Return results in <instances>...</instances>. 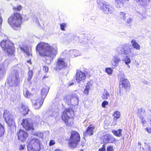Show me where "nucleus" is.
<instances>
[{
	"instance_id": "obj_1",
	"label": "nucleus",
	"mask_w": 151,
	"mask_h": 151,
	"mask_svg": "<svg viewBox=\"0 0 151 151\" xmlns=\"http://www.w3.org/2000/svg\"><path fill=\"white\" fill-rule=\"evenodd\" d=\"M36 50L42 56L51 57L55 56L57 50L50 46L48 43L40 42L36 47Z\"/></svg>"
},
{
	"instance_id": "obj_2",
	"label": "nucleus",
	"mask_w": 151,
	"mask_h": 151,
	"mask_svg": "<svg viewBox=\"0 0 151 151\" xmlns=\"http://www.w3.org/2000/svg\"><path fill=\"white\" fill-rule=\"evenodd\" d=\"M22 15L20 13L15 12L8 18V22L13 29L17 30L21 28L22 23Z\"/></svg>"
},
{
	"instance_id": "obj_3",
	"label": "nucleus",
	"mask_w": 151,
	"mask_h": 151,
	"mask_svg": "<svg viewBox=\"0 0 151 151\" xmlns=\"http://www.w3.org/2000/svg\"><path fill=\"white\" fill-rule=\"evenodd\" d=\"M74 111L70 108L65 109L62 114L61 118L66 126H71L73 124Z\"/></svg>"
},
{
	"instance_id": "obj_4",
	"label": "nucleus",
	"mask_w": 151,
	"mask_h": 151,
	"mask_svg": "<svg viewBox=\"0 0 151 151\" xmlns=\"http://www.w3.org/2000/svg\"><path fill=\"white\" fill-rule=\"evenodd\" d=\"M81 141V136L79 133L76 131L72 130L68 139V145L71 148H76Z\"/></svg>"
},
{
	"instance_id": "obj_5",
	"label": "nucleus",
	"mask_w": 151,
	"mask_h": 151,
	"mask_svg": "<svg viewBox=\"0 0 151 151\" xmlns=\"http://www.w3.org/2000/svg\"><path fill=\"white\" fill-rule=\"evenodd\" d=\"M0 44L2 50L5 51L8 55H13L15 51L14 44L9 40H2Z\"/></svg>"
},
{
	"instance_id": "obj_6",
	"label": "nucleus",
	"mask_w": 151,
	"mask_h": 151,
	"mask_svg": "<svg viewBox=\"0 0 151 151\" xmlns=\"http://www.w3.org/2000/svg\"><path fill=\"white\" fill-rule=\"evenodd\" d=\"M27 151H40V140L36 138L29 139L28 140Z\"/></svg>"
},
{
	"instance_id": "obj_7",
	"label": "nucleus",
	"mask_w": 151,
	"mask_h": 151,
	"mask_svg": "<svg viewBox=\"0 0 151 151\" xmlns=\"http://www.w3.org/2000/svg\"><path fill=\"white\" fill-rule=\"evenodd\" d=\"M97 2L100 7L101 9L102 10L104 14H108L109 13L111 14L113 13L114 10L113 8L106 2L99 0Z\"/></svg>"
},
{
	"instance_id": "obj_8",
	"label": "nucleus",
	"mask_w": 151,
	"mask_h": 151,
	"mask_svg": "<svg viewBox=\"0 0 151 151\" xmlns=\"http://www.w3.org/2000/svg\"><path fill=\"white\" fill-rule=\"evenodd\" d=\"M3 115L4 120L9 127H11L15 125V121L13 118V116L10 111L5 110Z\"/></svg>"
},
{
	"instance_id": "obj_9",
	"label": "nucleus",
	"mask_w": 151,
	"mask_h": 151,
	"mask_svg": "<svg viewBox=\"0 0 151 151\" xmlns=\"http://www.w3.org/2000/svg\"><path fill=\"white\" fill-rule=\"evenodd\" d=\"M86 74L81 70H77L75 74L76 79L78 83L83 82L86 79V75L91 76L90 72H86Z\"/></svg>"
},
{
	"instance_id": "obj_10",
	"label": "nucleus",
	"mask_w": 151,
	"mask_h": 151,
	"mask_svg": "<svg viewBox=\"0 0 151 151\" xmlns=\"http://www.w3.org/2000/svg\"><path fill=\"white\" fill-rule=\"evenodd\" d=\"M68 67V64L64 58H59L58 59L56 63V66L54 69L56 70H61Z\"/></svg>"
},
{
	"instance_id": "obj_11",
	"label": "nucleus",
	"mask_w": 151,
	"mask_h": 151,
	"mask_svg": "<svg viewBox=\"0 0 151 151\" xmlns=\"http://www.w3.org/2000/svg\"><path fill=\"white\" fill-rule=\"evenodd\" d=\"M14 73L10 76L8 81L10 83L17 85L19 82V73L17 70H14Z\"/></svg>"
},
{
	"instance_id": "obj_12",
	"label": "nucleus",
	"mask_w": 151,
	"mask_h": 151,
	"mask_svg": "<svg viewBox=\"0 0 151 151\" xmlns=\"http://www.w3.org/2000/svg\"><path fill=\"white\" fill-rule=\"evenodd\" d=\"M21 124L26 130L33 131L34 129L33 124L30 123L27 119H23Z\"/></svg>"
},
{
	"instance_id": "obj_13",
	"label": "nucleus",
	"mask_w": 151,
	"mask_h": 151,
	"mask_svg": "<svg viewBox=\"0 0 151 151\" xmlns=\"http://www.w3.org/2000/svg\"><path fill=\"white\" fill-rule=\"evenodd\" d=\"M17 135L18 139L22 142L25 141L29 136L27 132L21 129L17 133Z\"/></svg>"
},
{
	"instance_id": "obj_14",
	"label": "nucleus",
	"mask_w": 151,
	"mask_h": 151,
	"mask_svg": "<svg viewBox=\"0 0 151 151\" xmlns=\"http://www.w3.org/2000/svg\"><path fill=\"white\" fill-rule=\"evenodd\" d=\"M119 85H122V87L125 89L129 88L131 87L130 83L128 80L124 77L121 78L119 81Z\"/></svg>"
},
{
	"instance_id": "obj_15",
	"label": "nucleus",
	"mask_w": 151,
	"mask_h": 151,
	"mask_svg": "<svg viewBox=\"0 0 151 151\" xmlns=\"http://www.w3.org/2000/svg\"><path fill=\"white\" fill-rule=\"evenodd\" d=\"M120 52L122 54L127 55L131 52V48L127 44L122 46L120 48Z\"/></svg>"
},
{
	"instance_id": "obj_16",
	"label": "nucleus",
	"mask_w": 151,
	"mask_h": 151,
	"mask_svg": "<svg viewBox=\"0 0 151 151\" xmlns=\"http://www.w3.org/2000/svg\"><path fill=\"white\" fill-rule=\"evenodd\" d=\"M104 136L106 137V138L104 140V141L106 143V144L108 143H114L116 141L115 138L110 134H107Z\"/></svg>"
},
{
	"instance_id": "obj_17",
	"label": "nucleus",
	"mask_w": 151,
	"mask_h": 151,
	"mask_svg": "<svg viewBox=\"0 0 151 151\" xmlns=\"http://www.w3.org/2000/svg\"><path fill=\"white\" fill-rule=\"evenodd\" d=\"M95 128V126L92 124H90L87 128L83 134L85 136H92L93 134L94 130Z\"/></svg>"
},
{
	"instance_id": "obj_18",
	"label": "nucleus",
	"mask_w": 151,
	"mask_h": 151,
	"mask_svg": "<svg viewBox=\"0 0 151 151\" xmlns=\"http://www.w3.org/2000/svg\"><path fill=\"white\" fill-rule=\"evenodd\" d=\"M44 100L40 98H38L34 102H32L33 106L36 109H40L43 104Z\"/></svg>"
},
{
	"instance_id": "obj_19",
	"label": "nucleus",
	"mask_w": 151,
	"mask_h": 151,
	"mask_svg": "<svg viewBox=\"0 0 151 151\" xmlns=\"http://www.w3.org/2000/svg\"><path fill=\"white\" fill-rule=\"evenodd\" d=\"M49 91V88L47 86L43 87L41 90V99L44 100Z\"/></svg>"
},
{
	"instance_id": "obj_20",
	"label": "nucleus",
	"mask_w": 151,
	"mask_h": 151,
	"mask_svg": "<svg viewBox=\"0 0 151 151\" xmlns=\"http://www.w3.org/2000/svg\"><path fill=\"white\" fill-rule=\"evenodd\" d=\"M21 108L22 109V112L23 116H25L28 114L29 110L27 106L23 104H22Z\"/></svg>"
},
{
	"instance_id": "obj_21",
	"label": "nucleus",
	"mask_w": 151,
	"mask_h": 151,
	"mask_svg": "<svg viewBox=\"0 0 151 151\" xmlns=\"http://www.w3.org/2000/svg\"><path fill=\"white\" fill-rule=\"evenodd\" d=\"M20 48L22 51L26 53L28 56H32V55L31 52V49L30 51L27 46H26L24 47H20Z\"/></svg>"
},
{
	"instance_id": "obj_22",
	"label": "nucleus",
	"mask_w": 151,
	"mask_h": 151,
	"mask_svg": "<svg viewBox=\"0 0 151 151\" xmlns=\"http://www.w3.org/2000/svg\"><path fill=\"white\" fill-rule=\"evenodd\" d=\"M92 85V84L89 82H88L85 88L83 91V93L85 95H88L89 93V91L90 90V87Z\"/></svg>"
},
{
	"instance_id": "obj_23",
	"label": "nucleus",
	"mask_w": 151,
	"mask_h": 151,
	"mask_svg": "<svg viewBox=\"0 0 151 151\" xmlns=\"http://www.w3.org/2000/svg\"><path fill=\"white\" fill-rule=\"evenodd\" d=\"M131 43L133 47L137 50H139L140 49V45L137 43L134 40H132L131 41Z\"/></svg>"
},
{
	"instance_id": "obj_24",
	"label": "nucleus",
	"mask_w": 151,
	"mask_h": 151,
	"mask_svg": "<svg viewBox=\"0 0 151 151\" xmlns=\"http://www.w3.org/2000/svg\"><path fill=\"white\" fill-rule=\"evenodd\" d=\"M122 130L121 129H118L117 130H113L112 131V133L117 137L121 136L122 135Z\"/></svg>"
},
{
	"instance_id": "obj_25",
	"label": "nucleus",
	"mask_w": 151,
	"mask_h": 151,
	"mask_svg": "<svg viewBox=\"0 0 151 151\" xmlns=\"http://www.w3.org/2000/svg\"><path fill=\"white\" fill-rule=\"evenodd\" d=\"M136 1L137 3H138V5L141 6H143L147 4V1H148V2H150V0H134Z\"/></svg>"
},
{
	"instance_id": "obj_26",
	"label": "nucleus",
	"mask_w": 151,
	"mask_h": 151,
	"mask_svg": "<svg viewBox=\"0 0 151 151\" xmlns=\"http://www.w3.org/2000/svg\"><path fill=\"white\" fill-rule=\"evenodd\" d=\"M6 64L7 65V66L9 64L8 62L6 60H4V62L2 63V66L3 67H0V74H4V73H6V70L5 68H4V66Z\"/></svg>"
},
{
	"instance_id": "obj_27",
	"label": "nucleus",
	"mask_w": 151,
	"mask_h": 151,
	"mask_svg": "<svg viewBox=\"0 0 151 151\" xmlns=\"http://www.w3.org/2000/svg\"><path fill=\"white\" fill-rule=\"evenodd\" d=\"M120 61L121 60L120 58L117 57H114L113 59L112 65L114 66H117Z\"/></svg>"
},
{
	"instance_id": "obj_28",
	"label": "nucleus",
	"mask_w": 151,
	"mask_h": 151,
	"mask_svg": "<svg viewBox=\"0 0 151 151\" xmlns=\"http://www.w3.org/2000/svg\"><path fill=\"white\" fill-rule=\"evenodd\" d=\"M5 132V129L4 126L0 123V137L3 136Z\"/></svg>"
},
{
	"instance_id": "obj_29",
	"label": "nucleus",
	"mask_w": 151,
	"mask_h": 151,
	"mask_svg": "<svg viewBox=\"0 0 151 151\" xmlns=\"http://www.w3.org/2000/svg\"><path fill=\"white\" fill-rule=\"evenodd\" d=\"M113 116H114V119L116 120L120 118V113L118 111H116L114 112Z\"/></svg>"
},
{
	"instance_id": "obj_30",
	"label": "nucleus",
	"mask_w": 151,
	"mask_h": 151,
	"mask_svg": "<svg viewBox=\"0 0 151 151\" xmlns=\"http://www.w3.org/2000/svg\"><path fill=\"white\" fill-rule=\"evenodd\" d=\"M115 4L117 7L120 8L124 5V3L120 0H116L115 1Z\"/></svg>"
},
{
	"instance_id": "obj_31",
	"label": "nucleus",
	"mask_w": 151,
	"mask_h": 151,
	"mask_svg": "<svg viewBox=\"0 0 151 151\" xmlns=\"http://www.w3.org/2000/svg\"><path fill=\"white\" fill-rule=\"evenodd\" d=\"M132 18H129L127 19L125 22V24L128 26H131L132 25Z\"/></svg>"
},
{
	"instance_id": "obj_32",
	"label": "nucleus",
	"mask_w": 151,
	"mask_h": 151,
	"mask_svg": "<svg viewBox=\"0 0 151 151\" xmlns=\"http://www.w3.org/2000/svg\"><path fill=\"white\" fill-rule=\"evenodd\" d=\"M105 71L108 75H111L112 73L113 69L111 68H105Z\"/></svg>"
},
{
	"instance_id": "obj_33",
	"label": "nucleus",
	"mask_w": 151,
	"mask_h": 151,
	"mask_svg": "<svg viewBox=\"0 0 151 151\" xmlns=\"http://www.w3.org/2000/svg\"><path fill=\"white\" fill-rule=\"evenodd\" d=\"M126 13L122 12H121L120 13V17L121 19L123 20H125L126 18Z\"/></svg>"
},
{
	"instance_id": "obj_34",
	"label": "nucleus",
	"mask_w": 151,
	"mask_h": 151,
	"mask_svg": "<svg viewBox=\"0 0 151 151\" xmlns=\"http://www.w3.org/2000/svg\"><path fill=\"white\" fill-rule=\"evenodd\" d=\"M28 77L27 79L28 81H29L31 79L33 76V72L31 70H29L28 72Z\"/></svg>"
},
{
	"instance_id": "obj_35",
	"label": "nucleus",
	"mask_w": 151,
	"mask_h": 151,
	"mask_svg": "<svg viewBox=\"0 0 151 151\" xmlns=\"http://www.w3.org/2000/svg\"><path fill=\"white\" fill-rule=\"evenodd\" d=\"M22 9V7L20 5H19L17 7H14L13 8L14 10L15 11H20Z\"/></svg>"
},
{
	"instance_id": "obj_36",
	"label": "nucleus",
	"mask_w": 151,
	"mask_h": 151,
	"mask_svg": "<svg viewBox=\"0 0 151 151\" xmlns=\"http://www.w3.org/2000/svg\"><path fill=\"white\" fill-rule=\"evenodd\" d=\"M124 60L125 63L126 65H128L131 62V60L130 58L127 56L125 57Z\"/></svg>"
},
{
	"instance_id": "obj_37",
	"label": "nucleus",
	"mask_w": 151,
	"mask_h": 151,
	"mask_svg": "<svg viewBox=\"0 0 151 151\" xmlns=\"http://www.w3.org/2000/svg\"><path fill=\"white\" fill-rule=\"evenodd\" d=\"M60 28L62 30L65 31V28L66 27V24L64 23H62L60 24Z\"/></svg>"
},
{
	"instance_id": "obj_38",
	"label": "nucleus",
	"mask_w": 151,
	"mask_h": 151,
	"mask_svg": "<svg viewBox=\"0 0 151 151\" xmlns=\"http://www.w3.org/2000/svg\"><path fill=\"white\" fill-rule=\"evenodd\" d=\"M109 96V94L107 93H105V94H104L102 97L103 99H107L108 97Z\"/></svg>"
},
{
	"instance_id": "obj_39",
	"label": "nucleus",
	"mask_w": 151,
	"mask_h": 151,
	"mask_svg": "<svg viewBox=\"0 0 151 151\" xmlns=\"http://www.w3.org/2000/svg\"><path fill=\"white\" fill-rule=\"evenodd\" d=\"M24 95L26 97L29 98L30 97L31 94L29 92L27 91L25 92H24Z\"/></svg>"
},
{
	"instance_id": "obj_40",
	"label": "nucleus",
	"mask_w": 151,
	"mask_h": 151,
	"mask_svg": "<svg viewBox=\"0 0 151 151\" xmlns=\"http://www.w3.org/2000/svg\"><path fill=\"white\" fill-rule=\"evenodd\" d=\"M108 102L106 101H104L102 102L101 106L102 107H103L104 108H105L106 107V105H108Z\"/></svg>"
},
{
	"instance_id": "obj_41",
	"label": "nucleus",
	"mask_w": 151,
	"mask_h": 151,
	"mask_svg": "<svg viewBox=\"0 0 151 151\" xmlns=\"http://www.w3.org/2000/svg\"><path fill=\"white\" fill-rule=\"evenodd\" d=\"M107 151H114L113 147L112 145L108 146L106 149Z\"/></svg>"
},
{
	"instance_id": "obj_42",
	"label": "nucleus",
	"mask_w": 151,
	"mask_h": 151,
	"mask_svg": "<svg viewBox=\"0 0 151 151\" xmlns=\"http://www.w3.org/2000/svg\"><path fill=\"white\" fill-rule=\"evenodd\" d=\"M106 143H104L102 145V147L100 148L98 151H106Z\"/></svg>"
},
{
	"instance_id": "obj_43",
	"label": "nucleus",
	"mask_w": 151,
	"mask_h": 151,
	"mask_svg": "<svg viewBox=\"0 0 151 151\" xmlns=\"http://www.w3.org/2000/svg\"><path fill=\"white\" fill-rule=\"evenodd\" d=\"M55 141L53 140H51L49 142V145L50 146H52L55 144Z\"/></svg>"
},
{
	"instance_id": "obj_44",
	"label": "nucleus",
	"mask_w": 151,
	"mask_h": 151,
	"mask_svg": "<svg viewBox=\"0 0 151 151\" xmlns=\"http://www.w3.org/2000/svg\"><path fill=\"white\" fill-rule=\"evenodd\" d=\"M145 112V110L143 109L142 108H141L138 110V113L140 115H141L142 113H144Z\"/></svg>"
},
{
	"instance_id": "obj_45",
	"label": "nucleus",
	"mask_w": 151,
	"mask_h": 151,
	"mask_svg": "<svg viewBox=\"0 0 151 151\" xmlns=\"http://www.w3.org/2000/svg\"><path fill=\"white\" fill-rule=\"evenodd\" d=\"M145 129L148 133H151V127H147Z\"/></svg>"
},
{
	"instance_id": "obj_46",
	"label": "nucleus",
	"mask_w": 151,
	"mask_h": 151,
	"mask_svg": "<svg viewBox=\"0 0 151 151\" xmlns=\"http://www.w3.org/2000/svg\"><path fill=\"white\" fill-rule=\"evenodd\" d=\"M76 98V99H77V94H72L70 96V99H72L74 98Z\"/></svg>"
},
{
	"instance_id": "obj_47",
	"label": "nucleus",
	"mask_w": 151,
	"mask_h": 151,
	"mask_svg": "<svg viewBox=\"0 0 151 151\" xmlns=\"http://www.w3.org/2000/svg\"><path fill=\"white\" fill-rule=\"evenodd\" d=\"M25 147V145L24 144L23 145H20L19 146V150H22L24 149Z\"/></svg>"
},
{
	"instance_id": "obj_48",
	"label": "nucleus",
	"mask_w": 151,
	"mask_h": 151,
	"mask_svg": "<svg viewBox=\"0 0 151 151\" xmlns=\"http://www.w3.org/2000/svg\"><path fill=\"white\" fill-rule=\"evenodd\" d=\"M48 70L49 68L48 67L46 66H43V70H45V72H48Z\"/></svg>"
},
{
	"instance_id": "obj_49",
	"label": "nucleus",
	"mask_w": 151,
	"mask_h": 151,
	"mask_svg": "<svg viewBox=\"0 0 151 151\" xmlns=\"http://www.w3.org/2000/svg\"><path fill=\"white\" fill-rule=\"evenodd\" d=\"M49 77V76H47V75H45V76H44L43 77L42 79L44 81H45L46 80V78H48Z\"/></svg>"
},
{
	"instance_id": "obj_50",
	"label": "nucleus",
	"mask_w": 151,
	"mask_h": 151,
	"mask_svg": "<svg viewBox=\"0 0 151 151\" xmlns=\"http://www.w3.org/2000/svg\"><path fill=\"white\" fill-rule=\"evenodd\" d=\"M2 22L3 19L1 17V14L0 13V25L2 24Z\"/></svg>"
},
{
	"instance_id": "obj_51",
	"label": "nucleus",
	"mask_w": 151,
	"mask_h": 151,
	"mask_svg": "<svg viewBox=\"0 0 151 151\" xmlns=\"http://www.w3.org/2000/svg\"><path fill=\"white\" fill-rule=\"evenodd\" d=\"M27 63H29L30 64H32V63H31V60L30 59L29 60H28L27 61Z\"/></svg>"
},
{
	"instance_id": "obj_52",
	"label": "nucleus",
	"mask_w": 151,
	"mask_h": 151,
	"mask_svg": "<svg viewBox=\"0 0 151 151\" xmlns=\"http://www.w3.org/2000/svg\"><path fill=\"white\" fill-rule=\"evenodd\" d=\"M74 84V83H71L68 84V86H70L71 85H73Z\"/></svg>"
},
{
	"instance_id": "obj_53",
	"label": "nucleus",
	"mask_w": 151,
	"mask_h": 151,
	"mask_svg": "<svg viewBox=\"0 0 151 151\" xmlns=\"http://www.w3.org/2000/svg\"><path fill=\"white\" fill-rule=\"evenodd\" d=\"M54 151H62L60 149H55Z\"/></svg>"
},
{
	"instance_id": "obj_54",
	"label": "nucleus",
	"mask_w": 151,
	"mask_h": 151,
	"mask_svg": "<svg viewBox=\"0 0 151 151\" xmlns=\"http://www.w3.org/2000/svg\"><path fill=\"white\" fill-rule=\"evenodd\" d=\"M81 145L82 147H83L84 145V143H82Z\"/></svg>"
},
{
	"instance_id": "obj_55",
	"label": "nucleus",
	"mask_w": 151,
	"mask_h": 151,
	"mask_svg": "<svg viewBox=\"0 0 151 151\" xmlns=\"http://www.w3.org/2000/svg\"><path fill=\"white\" fill-rule=\"evenodd\" d=\"M138 144L141 145V143L140 142H138Z\"/></svg>"
},
{
	"instance_id": "obj_56",
	"label": "nucleus",
	"mask_w": 151,
	"mask_h": 151,
	"mask_svg": "<svg viewBox=\"0 0 151 151\" xmlns=\"http://www.w3.org/2000/svg\"><path fill=\"white\" fill-rule=\"evenodd\" d=\"M80 151H84L83 149H81Z\"/></svg>"
},
{
	"instance_id": "obj_57",
	"label": "nucleus",
	"mask_w": 151,
	"mask_h": 151,
	"mask_svg": "<svg viewBox=\"0 0 151 151\" xmlns=\"http://www.w3.org/2000/svg\"><path fill=\"white\" fill-rule=\"evenodd\" d=\"M140 117V118H141V119H143V116H142V117Z\"/></svg>"
},
{
	"instance_id": "obj_58",
	"label": "nucleus",
	"mask_w": 151,
	"mask_h": 151,
	"mask_svg": "<svg viewBox=\"0 0 151 151\" xmlns=\"http://www.w3.org/2000/svg\"><path fill=\"white\" fill-rule=\"evenodd\" d=\"M142 123L143 124H144V121H143L142 122Z\"/></svg>"
},
{
	"instance_id": "obj_59",
	"label": "nucleus",
	"mask_w": 151,
	"mask_h": 151,
	"mask_svg": "<svg viewBox=\"0 0 151 151\" xmlns=\"http://www.w3.org/2000/svg\"><path fill=\"white\" fill-rule=\"evenodd\" d=\"M121 92V90H120V92Z\"/></svg>"
},
{
	"instance_id": "obj_60",
	"label": "nucleus",
	"mask_w": 151,
	"mask_h": 151,
	"mask_svg": "<svg viewBox=\"0 0 151 151\" xmlns=\"http://www.w3.org/2000/svg\"><path fill=\"white\" fill-rule=\"evenodd\" d=\"M150 122H151V119L150 120Z\"/></svg>"
}]
</instances>
